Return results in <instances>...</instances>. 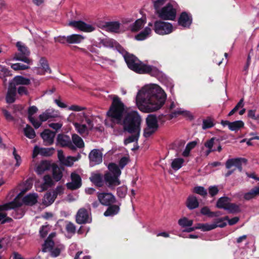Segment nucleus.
<instances>
[{"label":"nucleus","instance_id":"nucleus-40","mask_svg":"<svg viewBox=\"0 0 259 259\" xmlns=\"http://www.w3.org/2000/svg\"><path fill=\"white\" fill-rule=\"evenodd\" d=\"M23 132L24 135L30 139H33L36 136L35 132L34 130L28 124L23 128Z\"/></svg>","mask_w":259,"mask_h":259},{"label":"nucleus","instance_id":"nucleus-58","mask_svg":"<svg viewBox=\"0 0 259 259\" xmlns=\"http://www.w3.org/2000/svg\"><path fill=\"white\" fill-rule=\"evenodd\" d=\"M244 99L242 98L240 100L239 102L237 104V105L232 109L229 113H235L238 110L242 108L244 105Z\"/></svg>","mask_w":259,"mask_h":259},{"label":"nucleus","instance_id":"nucleus-26","mask_svg":"<svg viewBox=\"0 0 259 259\" xmlns=\"http://www.w3.org/2000/svg\"><path fill=\"white\" fill-rule=\"evenodd\" d=\"M146 22V17H143L141 18L138 19L130 26V30L132 32H137L144 26Z\"/></svg>","mask_w":259,"mask_h":259},{"label":"nucleus","instance_id":"nucleus-54","mask_svg":"<svg viewBox=\"0 0 259 259\" xmlns=\"http://www.w3.org/2000/svg\"><path fill=\"white\" fill-rule=\"evenodd\" d=\"M196 145V142H192L189 143H188L186 147L183 152V155L184 156L187 157L189 155L190 151L191 149L194 148L195 146Z\"/></svg>","mask_w":259,"mask_h":259},{"label":"nucleus","instance_id":"nucleus-43","mask_svg":"<svg viewBox=\"0 0 259 259\" xmlns=\"http://www.w3.org/2000/svg\"><path fill=\"white\" fill-rule=\"evenodd\" d=\"M72 140L77 148H81L84 146L82 139L76 134L72 135Z\"/></svg>","mask_w":259,"mask_h":259},{"label":"nucleus","instance_id":"nucleus-35","mask_svg":"<svg viewBox=\"0 0 259 259\" xmlns=\"http://www.w3.org/2000/svg\"><path fill=\"white\" fill-rule=\"evenodd\" d=\"M230 202H231L230 198L228 197H222L218 199L216 206L219 208H223L226 210Z\"/></svg>","mask_w":259,"mask_h":259},{"label":"nucleus","instance_id":"nucleus-34","mask_svg":"<svg viewBox=\"0 0 259 259\" xmlns=\"http://www.w3.org/2000/svg\"><path fill=\"white\" fill-rule=\"evenodd\" d=\"M259 195V186L254 187L248 192L244 193L243 197L246 200L254 198Z\"/></svg>","mask_w":259,"mask_h":259},{"label":"nucleus","instance_id":"nucleus-9","mask_svg":"<svg viewBox=\"0 0 259 259\" xmlns=\"http://www.w3.org/2000/svg\"><path fill=\"white\" fill-rule=\"evenodd\" d=\"M16 45L18 48L19 52L15 54L14 59L16 60L21 61L27 64H30L32 60L28 58L30 53L28 47L21 41H18Z\"/></svg>","mask_w":259,"mask_h":259},{"label":"nucleus","instance_id":"nucleus-61","mask_svg":"<svg viewBox=\"0 0 259 259\" xmlns=\"http://www.w3.org/2000/svg\"><path fill=\"white\" fill-rule=\"evenodd\" d=\"M13 154L14 157V158L16 161L15 165V166L18 167L20 166L21 163V158L20 155L17 154L16 152V149L15 148H13Z\"/></svg>","mask_w":259,"mask_h":259},{"label":"nucleus","instance_id":"nucleus-38","mask_svg":"<svg viewBox=\"0 0 259 259\" xmlns=\"http://www.w3.org/2000/svg\"><path fill=\"white\" fill-rule=\"evenodd\" d=\"M151 32V28L149 27H146L143 31L136 35L135 38L137 40H143L148 37Z\"/></svg>","mask_w":259,"mask_h":259},{"label":"nucleus","instance_id":"nucleus-55","mask_svg":"<svg viewBox=\"0 0 259 259\" xmlns=\"http://www.w3.org/2000/svg\"><path fill=\"white\" fill-rule=\"evenodd\" d=\"M11 68L15 70H24L28 69L29 67L27 65L21 63H15L11 65Z\"/></svg>","mask_w":259,"mask_h":259},{"label":"nucleus","instance_id":"nucleus-31","mask_svg":"<svg viewBox=\"0 0 259 259\" xmlns=\"http://www.w3.org/2000/svg\"><path fill=\"white\" fill-rule=\"evenodd\" d=\"M186 206L189 209L196 208L199 206V202L196 196L190 195L186 201Z\"/></svg>","mask_w":259,"mask_h":259},{"label":"nucleus","instance_id":"nucleus-1","mask_svg":"<svg viewBox=\"0 0 259 259\" xmlns=\"http://www.w3.org/2000/svg\"><path fill=\"white\" fill-rule=\"evenodd\" d=\"M166 99V94L159 86H145L137 93L136 105L142 112H153L162 107Z\"/></svg>","mask_w":259,"mask_h":259},{"label":"nucleus","instance_id":"nucleus-25","mask_svg":"<svg viewBox=\"0 0 259 259\" xmlns=\"http://www.w3.org/2000/svg\"><path fill=\"white\" fill-rule=\"evenodd\" d=\"M90 179L97 187H103L105 184L104 177H103L100 174L93 173Z\"/></svg>","mask_w":259,"mask_h":259},{"label":"nucleus","instance_id":"nucleus-28","mask_svg":"<svg viewBox=\"0 0 259 259\" xmlns=\"http://www.w3.org/2000/svg\"><path fill=\"white\" fill-rule=\"evenodd\" d=\"M120 24L118 21L106 22L104 27L106 30L111 32H118L120 28Z\"/></svg>","mask_w":259,"mask_h":259},{"label":"nucleus","instance_id":"nucleus-45","mask_svg":"<svg viewBox=\"0 0 259 259\" xmlns=\"http://www.w3.org/2000/svg\"><path fill=\"white\" fill-rule=\"evenodd\" d=\"M119 208L117 205H112L110 206L107 210L104 212V214L105 216H111L113 215L118 213L119 211Z\"/></svg>","mask_w":259,"mask_h":259},{"label":"nucleus","instance_id":"nucleus-49","mask_svg":"<svg viewBox=\"0 0 259 259\" xmlns=\"http://www.w3.org/2000/svg\"><path fill=\"white\" fill-rule=\"evenodd\" d=\"M215 124L214 120L210 118H207L204 119L202 124V128L205 130L206 128H209L213 127Z\"/></svg>","mask_w":259,"mask_h":259},{"label":"nucleus","instance_id":"nucleus-37","mask_svg":"<svg viewBox=\"0 0 259 259\" xmlns=\"http://www.w3.org/2000/svg\"><path fill=\"white\" fill-rule=\"evenodd\" d=\"M56 197L52 192L47 193L43 198L42 203L46 206L51 205L55 200Z\"/></svg>","mask_w":259,"mask_h":259},{"label":"nucleus","instance_id":"nucleus-15","mask_svg":"<svg viewBox=\"0 0 259 259\" xmlns=\"http://www.w3.org/2000/svg\"><path fill=\"white\" fill-rule=\"evenodd\" d=\"M97 197L100 202L104 205H109L115 201V198L110 193H98Z\"/></svg>","mask_w":259,"mask_h":259},{"label":"nucleus","instance_id":"nucleus-36","mask_svg":"<svg viewBox=\"0 0 259 259\" xmlns=\"http://www.w3.org/2000/svg\"><path fill=\"white\" fill-rule=\"evenodd\" d=\"M37 198L36 194H30L24 197L23 202L27 205H32L37 202Z\"/></svg>","mask_w":259,"mask_h":259},{"label":"nucleus","instance_id":"nucleus-8","mask_svg":"<svg viewBox=\"0 0 259 259\" xmlns=\"http://www.w3.org/2000/svg\"><path fill=\"white\" fill-rule=\"evenodd\" d=\"M157 14L162 20L174 21L177 16V10L170 3H168L157 11Z\"/></svg>","mask_w":259,"mask_h":259},{"label":"nucleus","instance_id":"nucleus-24","mask_svg":"<svg viewBox=\"0 0 259 259\" xmlns=\"http://www.w3.org/2000/svg\"><path fill=\"white\" fill-rule=\"evenodd\" d=\"M57 142L62 147H68L71 149H75L68 136L59 135L57 137Z\"/></svg>","mask_w":259,"mask_h":259},{"label":"nucleus","instance_id":"nucleus-7","mask_svg":"<svg viewBox=\"0 0 259 259\" xmlns=\"http://www.w3.org/2000/svg\"><path fill=\"white\" fill-rule=\"evenodd\" d=\"M22 203L20 197H17L13 201L0 205V223L4 224L6 222H9L11 221V219L7 217L5 210H8L11 209H14L18 207Z\"/></svg>","mask_w":259,"mask_h":259},{"label":"nucleus","instance_id":"nucleus-16","mask_svg":"<svg viewBox=\"0 0 259 259\" xmlns=\"http://www.w3.org/2000/svg\"><path fill=\"white\" fill-rule=\"evenodd\" d=\"M90 165L92 166L100 164L102 161L103 154L99 149H93L89 155Z\"/></svg>","mask_w":259,"mask_h":259},{"label":"nucleus","instance_id":"nucleus-33","mask_svg":"<svg viewBox=\"0 0 259 259\" xmlns=\"http://www.w3.org/2000/svg\"><path fill=\"white\" fill-rule=\"evenodd\" d=\"M84 38V37L81 35L73 34L67 36V42L69 44H79L80 43Z\"/></svg>","mask_w":259,"mask_h":259},{"label":"nucleus","instance_id":"nucleus-12","mask_svg":"<svg viewBox=\"0 0 259 259\" xmlns=\"http://www.w3.org/2000/svg\"><path fill=\"white\" fill-rule=\"evenodd\" d=\"M91 221L90 212L87 209L80 208L76 215V221L79 224L89 223Z\"/></svg>","mask_w":259,"mask_h":259},{"label":"nucleus","instance_id":"nucleus-46","mask_svg":"<svg viewBox=\"0 0 259 259\" xmlns=\"http://www.w3.org/2000/svg\"><path fill=\"white\" fill-rule=\"evenodd\" d=\"M184 161L182 158H175L171 162V167L175 170H178L182 166Z\"/></svg>","mask_w":259,"mask_h":259},{"label":"nucleus","instance_id":"nucleus-63","mask_svg":"<svg viewBox=\"0 0 259 259\" xmlns=\"http://www.w3.org/2000/svg\"><path fill=\"white\" fill-rule=\"evenodd\" d=\"M219 191V188L217 186H212L208 188V192L211 197L216 195L218 193Z\"/></svg>","mask_w":259,"mask_h":259},{"label":"nucleus","instance_id":"nucleus-17","mask_svg":"<svg viewBox=\"0 0 259 259\" xmlns=\"http://www.w3.org/2000/svg\"><path fill=\"white\" fill-rule=\"evenodd\" d=\"M34 114H29L28 118L35 128H38L42 122L46 121L52 117L49 114H39L38 118L34 116Z\"/></svg>","mask_w":259,"mask_h":259},{"label":"nucleus","instance_id":"nucleus-64","mask_svg":"<svg viewBox=\"0 0 259 259\" xmlns=\"http://www.w3.org/2000/svg\"><path fill=\"white\" fill-rule=\"evenodd\" d=\"M128 162V159L127 157H123L121 158L119 162V166L118 167L120 169H122L127 164Z\"/></svg>","mask_w":259,"mask_h":259},{"label":"nucleus","instance_id":"nucleus-3","mask_svg":"<svg viewBox=\"0 0 259 259\" xmlns=\"http://www.w3.org/2000/svg\"><path fill=\"white\" fill-rule=\"evenodd\" d=\"M124 59L128 68L136 73L147 74L155 77L161 76L162 72L156 67L144 63L133 54L129 53Z\"/></svg>","mask_w":259,"mask_h":259},{"label":"nucleus","instance_id":"nucleus-52","mask_svg":"<svg viewBox=\"0 0 259 259\" xmlns=\"http://www.w3.org/2000/svg\"><path fill=\"white\" fill-rule=\"evenodd\" d=\"M193 192L198 194L203 197H205L207 194V190L203 187L197 186L194 188Z\"/></svg>","mask_w":259,"mask_h":259},{"label":"nucleus","instance_id":"nucleus-53","mask_svg":"<svg viewBox=\"0 0 259 259\" xmlns=\"http://www.w3.org/2000/svg\"><path fill=\"white\" fill-rule=\"evenodd\" d=\"M178 223L181 226L183 227H190L192 225L193 221L188 220L187 218L184 217L180 219L179 220Z\"/></svg>","mask_w":259,"mask_h":259},{"label":"nucleus","instance_id":"nucleus-41","mask_svg":"<svg viewBox=\"0 0 259 259\" xmlns=\"http://www.w3.org/2000/svg\"><path fill=\"white\" fill-rule=\"evenodd\" d=\"M116 42L115 40L109 38L103 39L100 42L104 47L109 48H114Z\"/></svg>","mask_w":259,"mask_h":259},{"label":"nucleus","instance_id":"nucleus-60","mask_svg":"<svg viewBox=\"0 0 259 259\" xmlns=\"http://www.w3.org/2000/svg\"><path fill=\"white\" fill-rule=\"evenodd\" d=\"M127 188L126 187L122 186L118 188L117 193L119 197L123 198L126 195Z\"/></svg>","mask_w":259,"mask_h":259},{"label":"nucleus","instance_id":"nucleus-50","mask_svg":"<svg viewBox=\"0 0 259 259\" xmlns=\"http://www.w3.org/2000/svg\"><path fill=\"white\" fill-rule=\"evenodd\" d=\"M226 219H228V217L226 216L224 218L216 219L212 223V224L213 225L217 226L216 228H217V227L223 228L227 225V223L225 222V221H226Z\"/></svg>","mask_w":259,"mask_h":259},{"label":"nucleus","instance_id":"nucleus-19","mask_svg":"<svg viewBox=\"0 0 259 259\" xmlns=\"http://www.w3.org/2000/svg\"><path fill=\"white\" fill-rule=\"evenodd\" d=\"M71 182L67 184V187L71 190L79 188L81 186V179L80 177L75 172L71 175Z\"/></svg>","mask_w":259,"mask_h":259},{"label":"nucleus","instance_id":"nucleus-62","mask_svg":"<svg viewBox=\"0 0 259 259\" xmlns=\"http://www.w3.org/2000/svg\"><path fill=\"white\" fill-rule=\"evenodd\" d=\"M53 245L54 242L51 239H50L49 238H48L47 240L45 243V247L43 249V251L46 252L47 251V250H49L50 249H51V248Z\"/></svg>","mask_w":259,"mask_h":259},{"label":"nucleus","instance_id":"nucleus-51","mask_svg":"<svg viewBox=\"0 0 259 259\" xmlns=\"http://www.w3.org/2000/svg\"><path fill=\"white\" fill-rule=\"evenodd\" d=\"M226 210L233 213L238 212L240 211V207L238 205L235 203H232L231 202H230Z\"/></svg>","mask_w":259,"mask_h":259},{"label":"nucleus","instance_id":"nucleus-59","mask_svg":"<svg viewBox=\"0 0 259 259\" xmlns=\"http://www.w3.org/2000/svg\"><path fill=\"white\" fill-rule=\"evenodd\" d=\"M166 0H156L154 1V8L155 9L156 13L157 14V11L160 10V7L164 5Z\"/></svg>","mask_w":259,"mask_h":259},{"label":"nucleus","instance_id":"nucleus-42","mask_svg":"<svg viewBox=\"0 0 259 259\" xmlns=\"http://www.w3.org/2000/svg\"><path fill=\"white\" fill-rule=\"evenodd\" d=\"M216 226L211 224H198L196 225V229H200L203 231H208L216 228Z\"/></svg>","mask_w":259,"mask_h":259},{"label":"nucleus","instance_id":"nucleus-21","mask_svg":"<svg viewBox=\"0 0 259 259\" xmlns=\"http://www.w3.org/2000/svg\"><path fill=\"white\" fill-rule=\"evenodd\" d=\"M43 180L44 183L42 184L39 185L37 184L35 185L37 191L39 192L44 191L54 185L53 181L49 175L45 176L43 178Z\"/></svg>","mask_w":259,"mask_h":259},{"label":"nucleus","instance_id":"nucleus-4","mask_svg":"<svg viewBox=\"0 0 259 259\" xmlns=\"http://www.w3.org/2000/svg\"><path fill=\"white\" fill-rule=\"evenodd\" d=\"M149 114L146 118V127L144 129V136L149 137L158 129L159 122H164L165 119L176 117L177 114Z\"/></svg>","mask_w":259,"mask_h":259},{"label":"nucleus","instance_id":"nucleus-2","mask_svg":"<svg viewBox=\"0 0 259 259\" xmlns=\"http://www.w3.org/2000/svg\"><path fill=\"white\" fill-rule=\"evenodd\" d=\"M107 120L123 124L125 131L136 135L126 139L124 141L126 144L137 140L140 135L142 121L139 114H107Z\"/></svg>","mask_w":259,"mask_h":259},{"label":"nucleus","instance_id":"nucleus-13","mask_svg":"<svg viewBox=\"0 0 259 259\" xmlns=\"http://www.w3.org/2000/svg\"><path fill=\"white\" fill-rule=\"evenodd\" d=\"M58 157L60 162L67 166H71L74 162L77 161L80 158V155H78L76 157L68 156L65 157L62 150L58 151Z\"/></svg>","mask_w":259,"mask_h":259},{"label":"nucleus","instance_id":"nucleus-5","mask_svg":"<svg viewBox=\"0 0 259 259\" xmlns=\"http://www.w3.org/2000/svg\"><path fill=\"white\" fill-rule=\"evenodd\" d=\"M108 171L104 175V182L107 187L111 190L121 184L119 177L121 171L118 166L114 163H110L108 165Z\"/></svg>","mask_w":259,"mask_h":259},{"label":"nucleus","instance_id":"nucleus-14","mask_svg":"<svg viewBox=\"0 0 259 259\" xmlns=\"http://www.w3.org/2000/svg\"><path fill=\"white\" fill-rule=\"evenodd\" d=\"M70 25L85 32H91L95 29V28L93 25L88 24L82 21H72L70 23Z\"/></svg>","mask_w":259,"mask_h":259},{"label":"nucleus","instance_id":"nucleus-27","mask_svg":"<svg viewBox=\"0 0 259 259\" xmlns=\"http://www.w3.org/2000/svg\"><path fill=\"white\" fill-rule=\"evenodd\" d=\"M16 90V87L15 86L12 87V84H11L6 97V100L7 103H12L15 102Z\"/></svg>","mask_w":259,"mask_h":259},{"label":"nucleus","instance_id":"nucleus-20","mask_svg":"<svg viewBox=\"0 0 259 259\" xmlns=\"http://www.w3.org/2000/svg\"><path fill=\"white\" fill-rule=\"evenodd\" d=\"M221 123L224 126H228L229 130L232 131H238L244 126V123L241 120L230 122L228 120H222Z\"/></svg>","mask_w":259,"mask_h":259},{"label":"nucleus","instance_id":"nucleus-18","mask_svg":"<svg viewBox=\"0 0 259 259\" xmlns=\"http://www.w3.org/2000/svg\"><path fill=\"white\" fill-rule=\"evenodd\" d=\"M87 122L88 124V126L77 122L74 123V125L77 132L83 136L88 135L89 134V130L92 129L93 127L92 121L90 119H87Z\"/></svg>","mask_w":259,"mask_h":259},{"label":"nucleus","instance_id":"nucleus-57","mask_svg":"<svg viewBox=\"0 0 259 259\" xmlns=\"http://www.w3.org/2000/svg\"><path fill=\"white\" fill-rule=\"evenodd\" d=\"M115 44L114 48L120 54L122 55L124 58V56L128 54L129 53L127 52L117 41Z\"/></svg>","mask_w":259,"mask_h":259},{"label":"nucleus","instance_id":"nucleus-11","mask_svg":"<svg viewBox=\"0 0 259 259\" xmlns=\"http://www.w3.org/2000/svg\"><path fill=\"white\" fill-rule=\"evenodd\" d=\"M193 21L192 16L186 11L182 12L178 19V24L184 28H189Z\"/></svg>","mask_w":259,"mask_h":259},{"label":"nucleus","instance_id":"nucleus-56","mask_svg":"<svg viewBox=\"0 0 259 259\" xmlns=\"http://www.w3.org/2000/svg\"><path fill=\"white\" fill-rule=\"evenodd\" d=\"M175 107V104L174 103V102H171L170 103V104L168 107V110H169V113H179V114H180V113H189V112L187 111H184L183 110H182V109H179L177 110H176L174 112L172 111H171Z\"/></svg>","mask_w":259,"mask_h":259},{"label":"nucleus","instance_id":"nucleus-10","mask_svg":"<svg viewBox=\"0 0 259 259\" xmlns=\"http://www.w3.org/2000/svg\"><path fill=\"white\" fill-rule=\"evenodd\" d=\"M153 30L156 34L164 35L172 32L173 26L170 23L157 20L154 23Z\"/></svg>","mask_w":259,"mask_h":259},{"label":"nucleus","instance_id":"nucleus-6","mask_svg":"<svg viewBox=\"0 0 259 259\" xmlns=\"http://www.w3.org/2000/svg\"><path fill=\"white\" fill-rule=\"evenodd\" d=\"M112 102L106 113H138L135 107H127L117 95L111 98Z\"/></svg>","mask_w":259,"mask_h":259},{"label":"nucleus","instance_id":"nucleus-29","mask_svg":"<svg viewBox=\"0 0 259 259\" xmlns=\"http://www.w3.org/2000/svg\"><path fill=\"white\" fill-rule=\"evenodd\" d=\"M246 160L242 158H236L228 159L226 162V167L230 169L233 166L237 167L240 163H246Z\"/></svg>","mask_w":259,"mask_h":259},{"label":"nucleus","instance_id":"nucleus-47","mask_svg":"<svg viewBox=\"0 0 259 259\" xmlns=\"http://www.w3.org/2000/svg\"><path fill=\"white\" fill-rule=\"evenodd\" d=\"M40 66L46 72L51 73V70L49 67L47 60L45 57H41L39 60Z\"/></svg>","mask_w":259,"mask_h":259},{"label":"nucleus","instance_id":"nucleus-39","mask_svg":"<svg viewBox=\"0 0 259 259\" xmlns=\"http://www.w3.org/2000/svg\"><path fill=\"white\" fill-rule=\"evenodd\" d=\"M14 81L16 85H28L30 83L29 78L22 76H16L14 78Z\"/></svg>","mask_w":259,"mask_h":259},{"label":"nucleus","instance_id":"nucleus-44","mask_svg":"<svg viewBox=\"0 0 259 259\" xmlns=\"http://www.w3.org/2000/svg\"><path fill=\"white\" fill-rule=\"evenodd\" d=\"M214 141L215 139L214 138H211V139L205 142L204 146L208 149V150L206 151V156L208 155L210 152L216 150V149L212 148L213 145H214Z\"/></svg>","mask_w":259,"mask_h":259},{"label":"nucleus","instance_id":"nucleus-30","mask_svg":"<svg viewBox=\"0 0 259 259\" xmlns=\"http://www.w3.org/2000/svg\"><path fill=\"white\" fill-rule=\"evenodd\" d=\"M51 168L50 163L47 161H42L36 167L35 171L38 175H41Z\"/></svg>","mask_w":259,"mask_h":259},{"label":"nucleus","instance_id":"nucleus-32","mask_svg":"<svg viewBox=\"0 0 259 259\" xmlns=\"http://www.w3.org/2000/svg\"><path fill=\"white\" fill-rule=\"evenodd\" d=\"M69 110L75 111H83L82 113H90L92 112H96L95 110L91 108H87L84 106H80L76 105H73L69 107Z\"/></svg>","mask_w":259,"mask_h":259},{"label":"nucleus","instance_id":"nucleus-22","mask_svg":"<svg viewBox=\"0 0 259 259\" xmlns=\"http://www.w3.org/2000/svg\"><path fill=\"white\" fill-rule=\"evenodd\" d=\"M56 133L49 130H45L41 134V137L46 145H51L53 142Z\"/></svg>","mask_w":259,"mask_h":259},{"label":"nucleus","instance_id":"nucleus-48","mask_svg":"<svg viewBox=\"0 0 259 259\" xmlns=\"http://www.w3.org/2000/svg\"><path fill=\"white\" fill-rule=\"evenodd\" d=\"M53 175L56 181H60L62 177V170L58 166L54 167L53 168Z\"/></svg>","mask_w":259,"mask_h":259},{"label":"nucleus","instance_id":"nucleus-23","mask_svg":"<svg viewBox=\"0 0 259 259\" xmlns=\"http://www.w3.org/2000/svg\"><path fill=\"white\" fill-rule=\"evenodd\" d=\"M53 150V149L40 148L35 146L33 151L32 157L35 158L38 154L46 156H50L52 154Z\"/></svg>","mask_w":259,"mask_h":259}]
</instances>
